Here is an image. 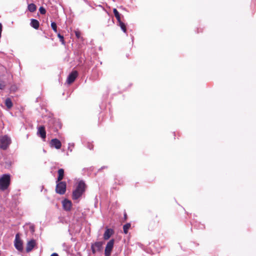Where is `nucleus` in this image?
Listing matches in <instances>:
<instances>
[{
	"mask_svg": "<svg viewBox=\"0 0 256 256\" xmlns=\"http://www.w3.org/2000/svg\"><path fill=\"white\" fill-rule=\"evenodd\" d=\"M86 184L83 180L78 182L76 189L74 190L72 194V198L74 200H77L80 198L85 192Z\"/></svg>",
	"mask_w": 256,
	"mask_h": 256,
	"instance_id": "nucleus-1",
	"label": "nucleus"
},
{
	"mask_svg": "<svg viewBox=\"0 0 256 256\" xmlns=\"http://www.w3.org/2000/svg\"><path fill=\"white\" fill-rule=\"evenodd\" d=\"M10 176L9 174H4L0 178V190H6L10 184Z\"/></svg>",
	"mask_w": 256,
	"mask_h": 256,
	"instance_id": "nucleus-2",
	"label": "nucleus"
},
{
	"mask_svg": "<svg viewBox=\"0 0 256 256\" xmlns=\"http://www.w3.org/2000/svg\"><path fill=\"white\" fill-rule=\"evenodd\" d=\"M12 143L10 136L8 135L0 136V149L7 150Z\"/></svg>",
	"mask_w": 256,
	"mask_h": 256,
	"instance_id": "nucleus-3",
	"label": "nucleus"
},
{
	"mask_svg": "<svg viewBox=\"0 0 256 256\" xmlns=\"http://www.w3.org/2000/svg\"><path fill=\"white\" fill-rule=\"evenodd\" d=\"M56 192L60 194H64L66 192V184L65 182H56Z\"/></svg>",
	"mask_w": 256,
	"mask_h": 256,
	"instance_id": "nucleus-4",
	"label": "nucleus"
},
{
	"mask_svg": "<svg viewBox=\"0 0 256 256\" xmlns=\"http://www.w3.org/2000/svg\"><path fill=\"white\" fill-rule=\"evenodd\" d=\"M14 243V246L20 252H22L23 250V243L22 240L20 239L18 234H17L16 235Z\"/></svg>",
	"mask_w": 256,
	"mask_h": 256,
	"instance_id": "nucleus-5",
	"label": "nucleus"
},
{
	"mask_svg": "<svg viewBox=\"0 0 256 256\" xmlns=\"http://www.w3.org/2000/svg\"><path fill=\"white\" fill-rule=\"evenodd\" d=\"M114 240H110L106 244L105 250L104 254L105 256H110L111 252L112 250L114 244Z\"/></svg>",
	"mask_w": 256,
	"mask_h": 256,
	"instance_id": "nucleus-6",
	"label": "nucleus"
},
{
	"mask_svg": "<svg viewBox=\"0 0 256 256\" xmlns=\"http://www.w3.org/2000/svg\"><path fill=\"white\" fill-rule=\"evenodd\" d=\"M78 76V72L76 70H74L71 73L69 74L67 78L66 82L68 84H71L76 79Z\"/></svg>",
	"mask_w": 256,
	"mask_h": 256,
	"instance_id": "nucleus-7",
	"label": "nucleus"
},
{
	"mask_svg": "<svg viewBox=\"0 0 256 256\" xmlns=\"http://www.w3.org/2000/svg\"><path fill=\"white\" fill-rule=\"evenodd\" d=\"M50 144L51 147L55 148L56 149H60L62 146L60 141L57 138L52 139Z\"/></svg>",
	"mask_w": 256,
	"mask_h": 256,
	"instance_id": "nucleus-8",
	"label": "nucleus"
},
{
	"mask_svg": "<svg viewBox=\"0 0 256 256\" xmlns=\"http://www.w3.org/2000/svg\"><path fill=\"white\" fill-rule=\"evenodd\" d=\"M36 246V240H34V239L30 240L26 244V252H31Z\"/></svg>",
	"mask_w": 256,
	"mask_h": 256,
	"instance_id": "nucleus-9",
	"label": "nucleus"
},
{
	"mask_svg": "<svg viewBox=\"0 0 256 256\" xmlns=\"http://www.w3.org/2000/svg\"><path fill=\"white\" fill-rule=\"evenodd\" d=\"M37 134L43 140H45L46 138V132L44 126H41L38 128Z\"/></svg>",
	"mask_w": 256,
	"mask_h": 256,
	"instance_id": "nucleus-10",
	"label": "nucleus"
},
{
	"mask_svg": "<svg viewBox=\"0 0 256 256\" xmlns=\"http://www.w3.org/2000/svg\"><path fill=\"white\" fill-rule=\"evenodd\" d=\"M63 208L66 211H70L71 210L72 204L71 201L64 199L62 202Z\"/></svg>",
	"mask_w": 256,
	"mask_h": 256,
	"instance_id": "nucleus-11",
	"label": "nucleus"
},
{
	"mask_svg": "<svg viewBox=\"0 0 256 256\" xmlns=\"http://www.w3.org/2000/svg\"><path fill=\"white\" fill-rule=\"evenodd\" d=\"M114 231L112 228H106V230L104 234V238L105 240H108L110 237L114 234Z\"/></svg>",
	"mask_w": 256,
	"mask_h": 256,
	"instance_id": "nucleus-12",
	"label": "nucleus"
},
{
	"mask_svg": "<svg viewBox=\"0 0 256 256\" xmlns=\"http://www.w3.org/2000/svg\"><path fill=\"white\" fill-rule=\"evenodd\" d=\"M30 25L34 29L38 30L40 26V22L37 20L32 18L30 20Z\"/></svg>",
	"mask_w": 256,
	"mask_h": 256,
	"instance_id": "nucleus-13",
	"label": "nucleus"
},
{
	"mask_svg": "<svg viewBox=\"0 0 256 256\" xmlns=\"http://www.w3.org/2000/svg\"><path fill=\"white\" fill-rule=\"evenodd\" d=\"M104 244V242H96L94 244H92L96 249L98 252H100L102 249V245Z\"/></svg>",
	"mask_w": 256,
	"mask_h": 256,
	"instance_id": "nucleus-14",
	"label": "nucleus"
},
{
	"mask_svg": "<svg viewBox=\"0 0 256 256\" xmlns=\"http://www.w3.org/2000/svg\"><path fill=\"white\" fill-rule=\"evenodd\" d=\"M58 176L57 178V180L56 182H58L61 181L64 176V170L62 168H60L58 170Z\"/></svg>",
	"mask_w": 256,
	"mask_h": 256,
	"instance_id": "nucleus-15",
	"label": "nucleus"
},
{
	"mask_svg": "<svg viewBox=\"0 0 256 256\" xmlns=\"http://www.w3.org/2000/svg\"><path fill=\"white\" fill-rule=\"evenodd\" d=\"M28 9L30 12H33L36 10V6L35 4L32 3L28 5Z\"/></svg>",
	"mask_w": 256,
	"mask_h": 256,
	"instance_id": "nucleus-16",
	"label": "nucleus"
},
{
	"mask_svg": "<svg viewBox=\"0 0 256 256\" xmlns=\"http://www.w3.org/2000/svg\"><path fill=\"white\" fill-rule=\"evenodd\" d=\"M5 104L8 108L10 109L12 106V102L10 98H7L5 100Z\"/></svg>",
	"mask_w": 256,
	"mask_h": 256,
	"instance_id": "nucleus-17",
	"label": "nucleus"
},
{
	"mask_svg": "<svg viewBox=\"0 0 256 256\" xmlns=\"http://www.w3.org/2000/svg\"><path fill=\"white\" fill-rule=\"evenodd\" d=\"M118 26L120 27L122 30L124 32H126V28L125 24L120 20V21H118Z\"/></svg>",
	"mask_w": 256,
	"mask_h": 256,
	"instance_id": "nucleus-18",
	"label": "nucleus"
},
{
	"mask_svg": "<svg viewBox=\"0 0 256 256\" xmlns=\"http://www.w3.org/2000/svg\"><path fill=\"white\" fill-rule=\"evenodd\" d=\"M113 12L114 14L115 17L116 18L118 21H120V14L118 12L116 8L113 9Z\"/></svg>",
	"mask_w": 256,
	"mask_h": 256,
	"instance_id": "nucleus-19",
	"label": "nucleus"
},
{
	"mask_svg": "<svg viewBox=\"0 0 256 256\" xmlns=\"http://www.w3.org/2000/svg\"><path fill=\"white\" fill-rule=\"evenodd\" d=\"M130 223H127L123 226L124 232L125 234H126L128 233V230L130 228Z\"/></svg>",
	"mask_w": 256,
	"mask_h": 256,
	"instance_id": "nucleus-20",
	"label": "nucleus"
},
{
	"mask_svg": "<svg viewBox=\"0 0 256 256\" xmlns=\"http://www.w3.org/2000/svg\"><path fill=\"white\" fill-rule=\"evenodd\" d=\"M6 86V82L4 80L0 79V90H4Z\"/></svg>",
	"mask_w": 256,
	"mask_h": 256,
	"instance_id": "nucleus-21",
	"label": "nucleus"
},
{
	"mask_svg": "<svg viewBox=\"0 0 256 256\" xmlns=\"http://www.w3.org/2000/svg\"><path fill=\"white\" fill-rule=\"evenodd\" d=\"M58 37L60 38V40L62 45H65L66 42L64 40V36L61 35L60 33L58 34Z\"/></svg>",
	"mask_w": 256,
	"mask_h": 256,
	"instance_id": "nucleus-22",
	"label": "nucleus"
},
{
	"mask_svg": "<svg viewBox=\"0 0 256 256\" xmlns=\"http://www.w3.org/2000/svg\"><path fill=\"white\" fill-rule=\"evenodd\" d=\"M51 27H52V29L55 32H57V26H56V24L55 22H52Z\"/></svg>",
	"mask_w": 256,
	"mask_h": 256,
	"instance_id": "nucleus-23",
	"label": "nucleus"
},
{
	"mask_svg": "<svg viewBox=\"0 0 256 256\" xmlns=\"http://www.w3.org/2000/svg\"><path fill=\"white\" fill-rule=\"evenodd\" d=\"M39 11L42 14H45L46 13V10L43 6L40 8Z\"/></svg>",
	"mask_w": 256,
	"mask_h": 256,
	"instance_id": "nucleus-24",
	"label": "nucleus"
},
{
	"mask_svg": "<svg viewBox=\"0 0 256 256\" xmlns=\"http://www.w3.org/2000/svg\"><path fill=\"white\" fill-rule=\"evenodd\" d=\"M75 34H76V36L77 38H80V35H81V33L80 31L78 30H76L75 31Z\"/></svg>",
	"mask_w": 256,
	"mask_h": 256,
	"instance_id": "nucleus-25",
	"label": "nucleus"
},
{
	"mask_svg": "<svg viewBox=\"0 0 256 256\" xmlns=\"http://www.w3.org/2000/svg\"><path fill=\"white\" fill-rule=\"evenodd\" d=\"M91 250L93 254H96V252L97 251L96 249L95 248V247L92 244L91 246Z\"/></svg>",
	"mask_w": 256,
	"mask_h": 256,
	"instance_id": "nucleus-26",
	"label": "nucleus"
},
{
	"mask_svg": "<svg viewBox=\"0 0 256 256\" xmlns=\"http://www.w3.org/2000/svg\"><path fill=\"white\" fill-rule=\"evenodd\" d=\"M30 230L32 232H34V226H30Z\"/></svg>",
	"mask_w": 256,
	"mask_h": 256,
	"instance_id": "nucleus-27",
	"label": "nucleus"
},
{
	"mask_svg": "<svg viewBox=\"0 0 256 256\" xmlns=\"http://www.w3.org/2000/svg\"><path fill=\"white\" fill-rule=\"evenodd\" d=\"M50 256H58L57 253L54 252L51 254Z\"/></svg>",
	"mask_w": 256,
	"mask_h": 256,
	"instance_id": "nucleus-28",
	"label": "nucleus"
},
{
	"mask_svg": "<svg viewBox=\"0 0 256 256\" xmlns=\"http://www.w3.org/2000/svg\"><path fill=\"white\" fill-rule=\"evenodd\" d=\"M107 168V166H104L102 167L101 168Z\"/></svg>",
	"mask_w": 256,
	"mask_h": 256,
	"instance_id": "nucleus-29",
	"label": "nucleus"
},
{
	"mask_svg": "<svg viewBox=\"0 0 256 256\" xmlns=\"http://www.w3.org/2000/svg\"><path fill=\"white\" fill-rule=\"evenodd\" d=\"M124 217H125V218H125V219H126V214H124Z\"/></svg>",
	"mask_w": 256,
	"mask_h": 256,
	"instance_id": "nucleus-30",
	"label": "nucleus"
}]
</instances>
